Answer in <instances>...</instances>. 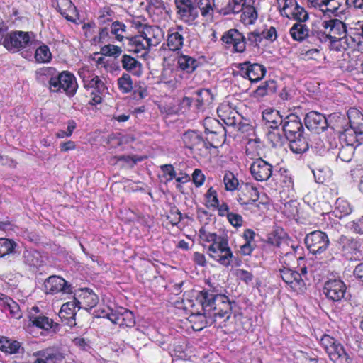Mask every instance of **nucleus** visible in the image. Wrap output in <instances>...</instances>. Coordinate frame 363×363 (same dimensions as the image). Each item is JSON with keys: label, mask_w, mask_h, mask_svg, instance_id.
Listing matches in <instances>:
<instances>
[{"label": "nucleus", "mask_w": 363, "mask_h": 363, "mask_svg": "<svg viewBox=\"0 0 363 363\" xmlns=\"http://www.w3.org/2000/svg\"><path fill=\"white\" fill-rule=\"evenodd\" d=\"M125 24L119 21H115L111 25V32L115 35L116 40L122 41L124 38L123 33L125 32Z\"/></svg>", "instance_id": "55"}, {"label": "nucleus", "mask_w": 363, "mask_h": 363, "mask_svg": "<svg viewBox=\"0 0 363 363\" xmlns=\"http://www.w3.org/2000/svg\"><path fill=\"white\" fill-rule=\"evenodd\" d=\"M319 343L334 363H351L352 360L343 345L334 337L323 334Z\"/></svg>", "instance_id": "5"}, {"label": "nucleus", "mask_w": 363, "mask_h": 363, "mask_svg": "<svg viewBox=\"0 0 363 363\" xmlns=\"http://www.w3.org/2000/svg\"><path fill=\"white\" fill-rule=\"evenodd\" d=\"M286 242V234L281 228H277L267 236V242L277 247H281Z\"/></svg>", "instance_id": "38"}, {"label": "nucleus", "mask_w": 363, "mask_h": 363, "mask_svg": "<svg viewBox=\"0 0 363 363\" xmlns=\"http://www.w3.org/2000/svg\"><path fill=\"white\" fill-rule=\"evenodd\" d=\"M2 310L5 312L8 311L11 318L19 320L22 318L23 313L18 303L12 298L5 296L1 298Z\"/></svg>", "instance_id": "32"}, {"label": "nucleus", "mask_w": 363, "mask_h": 363, "mask_svg": "<svg viewBox=\"0 0 363 363\" xmlns=\"http://www.w3.org/2000/svg\"><path fill=\"white\" fill-rule=\"evenodd\" d=\"M79 309L78 303L74 298L73 301L62 304L58 315L65 325L72 327L76 325L75 316L77 310Z\"/></svg>", "instance_id": "25"}, {"label": "nucleus", "mask_w": 363, "mask_h": 363, "mask_svg": "<svg viewBox=\"0 0 363 363\" xmlns=\"http://www.w3.org/2000/svg\"><path fill=\"white\" fill-rule=\"evenodd\" d=\"M185 146L199 155H206L208 150L215 146L194 130H188L182 136Z\"/></svg>", "instance_id": "10"}, {"label": "nucleus", "mask_w": 363, "mask_h": 363, "mask_svg": "<svg viewBox=\"0 0 363 363\" xmlns=\"http://www.w3.org/2000/svg\"><path fill=\"white\" fill-rule=\"evenodd\" d=\"M121 65L124 69L133 73L136 76H140L142 73L141 63L130 55H123L121 59Z\"/></svg>", "instance_id": "34"}, {"label": "nucleus", "mask_w": 363, "mask_h": 363, "mask_svg": "<svg viewBox=\"0 0 363 363\" xmlns=\"http://www.w3.org/2000/svg\"><path fill=\"white\" fill-rule=\"evenodd\" d=\"M219 117L223 122L230 126H234L239 123L240 116L238 113L232 109L228 104H222L217 109Z\"/></svg>", "instance_id": "28"}, {"label": "nucleus", "mask_w": 363, "mask_h": 363, "mask_svg": "<svg viewBox=\"0 0 363 363\" xmlns=\"http://www.w3.org/2000/svg\"><path fill=\"white\" fill-rule=\"evenodd\" d=\"M167 218L172 225H176L181 221L182 216L180 211L174 206V207L171 209Z\"/></svg>", "instance_id": "57"}, {"label": "nucleus", "mask_w": 363, "mask_h": 363, "mask_svg": "<svg viewBox=\"0 0 363 363\" xmlns=\"http://www.w3.org/2000/svg\"><path fill=\"white\" fill-rule=\"evenodd\" d=\"M275 91V82L267 81L263 85L259 86L255 91V94L257 96H264L269 93H272Z\"/></svg>", "instance_id": "51"}, {"label": "nucleus", "mask_w": 363, "mask_h": 363, "mask_svg": "<svg viewBox=\"0 0 363 363\" xmlns=\"http://www.w3.org/2000/svg\"><path fill=\"white\" fill-rule=\"evenodd\" d=\"M51 52L47 45H43L36 49L35 58L38 62H48L51 60Z\"/></svg>", "instance_id": "47"}, {"label": "nucleus", "mask_w": 363, "mask_h": 363, "mask_svg": "<svg viewBox=\"0 0 363 363\" xmlns=\"http://www.w3.org/2000/svg\"><path fill=\"white\" fill-rule=\"evenodd\" d=\"M79 76L82 78L85 88L92 89L97 93H104L106 89L104 83L94 74H91L88 69H82L79 72Z\"/></svg>", "instance_id": "26"}, {"label": "nucleus", "mask_w": 363, "mask_h": 363, "mask_svg": "<svg viewBox=\"0 0 363 363\" xmlns=\"http://www.w3.org/2000/svg\"><path fill=\"white\" fill-rule=\"evenodd\" d=\"M215 9L221 14L239 13L245 4H254L255 0H213Z\"/></svg>", "instance_id": "18"}, {"label": "nucleus", "mask_w": 363, "mask_h": 363, "mask_svg": "<svg viewBox=\"0 0 363 363\" xmlns=\"http://www.w3.org/2000/svg\"><path fill=\"white\" fill-rule=\"evenodd\" d=\"M342 138L345 141V145L340 149L337 158L343 162H348L352 159L355 147L361 144V141L359 138H356V137L342 135Z\"/></svg>", "instance_id": "27"}, {"label": "nucleus", "mask_w": 363, "mask_h": 363, "mask_svg": "<svg viewBox=\"0 0 363 363\" xmlns=\"http://www.w3.org/2000/svg\"><path fill=\"white\" fill-rule=\"evenodd\" d=\"M350 34L348 47L353 49L359 48L363 43V21H359L354 23V26L350 28Z\"/></svg>", "instance_id": "29"}, {"label": "nucleus", "mask_w": 363, "mask_h": 363, "mask_svg": "<svg viewBox=\"0 0 363 363\" xmlns=\"http://www.w3.org/2000/svg\"><path fill=\"white\" fill-rule=\"evenodd\" d=\"M261 35L262 38L273 42L277 38V30L274 26L266 27L261 33Z\"/></svg>", "instance_id": "59"}, {"label": "nucleus", "mask_w": 363, "mask_h": 363, "mask_svg": "<svg viewBox=\"0 0 363 363\" xmlns=\"http://www.w3.org/2000/svg\"><path fill=\"white\" fill-rule=\"evenodd\" d=\"M316 21L312 23L311 28H309L306 23L296 22L290 28V35L296 41L308 40L309 42H321V36H323L319 26H315Z\"/></svg>", "instance_id": "8"}, {"label": "nucleus", "mask_w": 363, "mask_h": 363, "mask_svg": "<svg viewBox=\"0 0 363 363\" xmlns=\"http://www.w3.org/2000/svg\"><path fill=\"white\" fill-rule=\"evenodd\" d=\"M205 175L199 169H196L192 174V181L196 186H201L205 181Z\"/></svg>", "instance_id": "63"}, {"label": "nucleus", "mask_w": 363, "mask_h": 363, "mask_svg": "<svg viewBox=\"0 0 363 363\" xmlns=\"http://www.w3.org/2000/svg\"><path fill=\"white\" fill-rule=\"evenodd\" d=\"M268 140L274 147H281L288 141L286 136H282L276 129L269 132Z\"/></svg>", "instance_id": "48"}, {"label": "nucleus", "mask_w": 363, "mask_h": 363, "mask_svg": "<svg viewBox=\"0 0 363 363\" xmlns=\"http://www.w3.org/2000/svg\"><path fill=\"white\" fill-rule=\"evenodd\" d=\"M278 8L282 16L289 17L292 11L297 5L296 0H277Z\"/></svg>", "instance_id": "45"}, {"label": "nucleus", "mask_w": 363, "mask_h": 363, "mask_svg": "<svg viewBox=\"0 0 363 363\" xmlns=\"http://www.w3.org/2000/svg\"><path fill=\"white\" fill-rule=\"evenodd\" d=\"M223 183L225 189L228 191H233L237 189L239 182L238 179L231 172H227L223 177Z\"/></svg>", "instance_id": "53"}, {"label": "nucleus", "mask_w": 363, "mask_h": 363, "mask_svg": "<svg viewBox=\"0 0 363 363\" xmlns=\"http://www.w3.org/2000/svg\"><path fill=\"white\" fill-rule=\"evenodd\" d=\"M207 254L212 259L225 267H230L233 259H235L226 237H220L218 242L211 244Z\"/></svg>", "instance_id": "6"}, {"label": "nucleus", "mask_w": 363, "mask_h": 363, "mask_svg": "<svg viewBox=\"0 0 363 363\" xmlns=\"http://www.w3.org/2000/svg\"><path fill=\"white\" fill-rule=\"evenodd\" d=\"M203 126L205 128L206 133L211 134H222L225 130V128L219 121L213 118H206L203 121Z\"/></svg>", "instance_id": "39"}, {"label": "nucleus", "mask_w": 363, "mask_h": 363, "mask_svg": "<svg viewBox=\"0 0 363 363\" xmlns=\"http://www.w3.org/2000/svg\"><path fill=\"white\" fill-rule=\"evenodd\" d=\"M197 102L196 106L199 108L204 105L210 104L213 100V95L209 89H199L195 92Z\"/></svg>", "instance_id": "41"}, {"label": "nucleus", "mask_w": 363, "mask_h": 363, "mask_svg": "<svg viewBox=\"0 0 363 363\" xmlns=\"http://www.w3.org/2000/svg\"><path fill=\"white\" fill-rule=\"evenodd\" d=\"M240 73L243 77L247 78L252 82L261 80L266 74V68L261 64L250 63L247 61L240 64Z\"/></svg>", "instance_id": "19"}, {"label": "nucleus", "mask_w": 363, "mask_h": 363, "mask_svg": "<svg viewBox=\"0 0 363 363\" xmlns=\"http://www.w3.org/2000/svg\"><path fill=\"white\" fill-rule=\"evenodd\" d=\"M137 213L131 210L128 206H125L120 210L118 217L125 223L134 222L137 218Z\"/></svg>", "instance_id": "52"}, {"label": "nucleus", "mask_w": 363, "mask_h": 363, "mask_svg": "<svg viewBox=\"0 0 363 363\" xmlns=\"http://www.w3.org/2000/svg\"><path fill=\"white\" fill-rule=\"evenodd\" d=\"M196 2V0H174L178 18L191 24L199 15Z\"/></svg>", "instance_id": "14"}, {"label": "nucleus", "mask_w": 363, "mask_h": 363, "mask_svg": "<svg viewBox=\"0 0 363 363\" xmlns=\"http://www.w3.org/2000/svg\"><path fill=\"white\" fill-rule=\"evenodd\" d=\"M350 128L345 129L342 136L356 137L363 134V114L356 108H350L347 111Z\"/></svg>", "instance_id": "15"}, {"label": "nucleus", "mask_w": 363, "mask_h": 363, "mask_svg": "<svg viewBox=\"0 0 363 363\" xmlns=\"http://www.w3.org/2000/svg\"><path fill=\"white\" fill-rule=\"evenodd\" d=\"M17 244L11 239L0 238V258L14 252Z\"/></svg>", "instance_id": "44"}, {"label": "nucleus", "mask_w": 363, "mask_h": 363, "mask_svg": "<svg viewBox=\"0 0 363 363\" xmlns=\"http://www.w3.org/2000/svg\"><path fill=\"white\" fill-rule=\"evenodd\" d=\"M305 243L312 254L322 253L329 246L330 240L328 235L321 230H314L307 234Z\"/></svg>", "instance_id": "13"}, {"label": "nucleus", "mask_w": 363, "mask_h": 363, "mask_svg": "<svg viewBox=\"0 0 363 363\" xmlns=\"http://www.w3.org/2000/svg\"><path fill=\"white\" fill-rule=\"evenodd\" d=\"M304 121L306 128L315 133L323 132L328 126L325 116L317 111L308 113Z\"/></svg>", "instance_id": "21"}, {"label": "nucleus", "mask_w": 363, "mask_h": 363, "mask_svg": "<svg viewBox=\"0 0 363 363\" xmlns=\"http://www.w3.org/2000/svg\"><path fill=\"white\" fill-rule=\"evenodd\" d=\"M352 211L351 206H334L332 208L333 215L340 219L350 215Z\"/></svg>", "instance_id": "56"}, {"label": "nucleus", "mask_w": 363, "mask_h": 363, "mask_svg": "<svg viewBox=\"0 0 363 363\" xmlns=\"http://www.w3.org/2000/svg\"><path fill=\"white\" fill-rule=\"evenodd\" d=\"M195 299L201 306L203 313H194L189 315V321L194 330L200 331L218 319L225 321L230 318L232 302L223 293L219 284L208 281L206 286L197 292Z\"/></svg>", "instance_id": "1"}, {"label": "nucleus", "mask_w": 363, "mask_h": 363, "mask_svg": "<svg viewBox=\"0 0 363 363\" xmlns=\"http://www.w3.org/2000/svg\"><path fill=\"white\" fill-rule=\"evenodd\" d=\"M48 84L51 91L60 92L62 91L69 96H73L77 89L75 77L66 71L51 77Z\"/></svg>", "instance_id": "7"}, {"label": "nucleus", "mask_w": 363, "mask_h": 363, "mask_svg": "<svg viewBox=\"0 0 363 363\" xmlns=\"http://www.w3.org/2000/svg\"><path fill=\"white\" fill-rule=\"evenodd\" d=\"M199 237L202 245H204L205 243H210L211 245L218 242L220 236H218L216 233L207 230L206 227L203 226L199 229Z\"/></svg>", "instance_id": "43"}, {"label": "nucleus", "mask_w": 363, "mask_h": 363, "mask_svg": "<svg viewBox=\"0 0 363 363\" xmlns=\"http://www.w3.org/2000/svg\"><path fill=\"white\" fill-rule=\"evenodd\" d=\"M29 321L33 326H35L40 329L49 330L53 326V320L48 317L39 315H29Z\"/></svg>", "instance_id": "36"}, {"label": "nucleus", "mask_w": 363, "mask_h": 363, "mask_svg": "<svg viewBox=\"0 0 363 363\" xmlns=\"http://www.w3.org/2000/svg\"><path fill=\"white\" fill-rule=\"evenodd\" d=\"M113 11L108 7L102 9L99 12V20L101 23H106L112 21Z\"/></svg>", "instance_id": "58"}, {"label": "nucleus", "mask_w": 363, "mask_h": 363, "mask_svg": "<svg viewBox=\"0 0 363 363\" xmlns=\"http://www.w3.org/2000/svg\"><path fill=\"white\" fill-rule=\"evenodd\" d=\"M60 353L50 350H43L38 353V357L33 363H58Z\"/></svg>", "instance_id": "40"}, {"label": "nucleus", "mask_w": 363, "mask_h": 363, "mask_svg": "<svg viewBox=\"0 0 363 363\" xmlns=\"http://www.w3.org/2000/svg\"><path fill=\"white\" fill-rule=\"evenodd\" d=\"M21 349L22 347L20 342L6 336L0 335V351L6 355L18 354Z\"/></svg>", "instance_id": "30"}, {"label": "nucleus", "mask_w": 363, "mask_h": 363, "mask_svg": "<svg viewBox=\"0 0 363 363\" xmlns=\"http://www.w3.org/2000/svg\"><path fill=\"white\" fill-rule=\"evenodd\" d=\"M197 9L199 8L201 12L202 16H206L211 14L213 8L211 5L210 0H200L198 3Z\"/></svg>", "instance_id": "60"}, {"label": "nucleus", "mask_w": 363, "mask_h": 363, "mask_svg": "<svg viewBox=\"0 0 363 363\" xmlns=\"http://www.w3.org/2000/svg\"><path fill=\"white\" fill-rule=\"evenodd\" d=\"M46 294H57L58 293L72 294V289L68 282L60 276L52 275L47 278L43 284Z\"/></svg>", "instance_id": "16"}, {"label": "nucleus", "mask_w": 363, "mask_h": 363, "mask_svg": "<svg viewBox=\"0 0 363 363\" xmlns=\"http://www.w3.org/2000/svg\"><path fill=\"white\" fill-rule=\"evenodd\" d=\"M253 4H245L242 9L243 12L241 15V19L245 24H252L257 18V13L252 5Z\"/></svg>", "instance_id": "42"}, {"label": "nucleus", "mask_w": 363, "mask_h": 363, "mask_svg": "<svg viewBox=\"0 0 363 363\" xmlns=\"http://www.w3.org/2000/svg\"><path fill=\"white\" fill-rule=\"evenodd\" d=\"M123 52L121 47L108 44L101 48V53L104 55L118 57Z\"/></svg>", "instance_id": "54"}, {"label": "nucleus", "mask_w": 363, "mask_h": 363, "mask_svg": "<svg viewBox=\"0 0 363 363\" xmlns=\"http://www.w3.org/2000/svg\"><path fill=\"white\" fill-rule=\"evenodd\" d=\"M30 33L15 31L6 35L3 40L4 46L9 51L16 52L30 45Z\"/></svg>", "instance_id": "12"}, {"label": "nucleus", "mask_w": 363, "mask_h": 363, "mask_svg": "<svg viewBox=\"0 0 363 363\" xmlns=\"http://www.w3.org/2000/svg\"><path fill=\"white\" fill-rule=\"evenodd\" d=\"M222 40L227 45H232L238 52H242L246 48V38L236 29H230L222 36Z\"/></svg>", "instance_id": "23"}, {"label": "nucleus", "mask_w": 363, "mask_h": 363, "mask_svg": "<svg viewBox=\"0 0 363 363\" xmlns=\"http://www.w3.org/2000/svg\"><path fill=\"white\" fill-rule=\"evenodd\" d=\"M282 130L293 152L301 154L308 149L309 145L307 139L303 135V127L298 116H287L283 121Z\"/></svg>", "instance_id": "2"}, {"label": "nucleus", "mask_w": 363, "mask_h": 363, "mask_svg": "<svg viewBox=\"0 0 363 363\" xmlns=\"http://www.w3.org/2000/svg\"><path fill=\"white\" fill-rule=\"evenodd\" d=\"M99 316L106 317L113 324L123 328L133 327L135 323L134 313L128 309H124L122 311H112L111 313L102 311L101 314Z\"/></svg>", "instance_id": "17"}, {"label": "nucleus", "mask_w": 363, "mask_h": 363, "mask_svg": "<svg viewBox=\"0 0 363 363\" xmlns=\"http://www.w3.org/2000/svg\"><path fill=\"white\" fill-rule=\"evenodd\" d=\"M261 149V141L259 138L250 139L246 145V154L247 156H259V150Z\"/></svg>", "instance_id": "49"}, {"label": "nucleus", "mask_w": 363, "mask_h": 363, "mask_svg": "<svg viewBox=\"0 0 363 363\" xmlns=\"http://www.w3.org/2000/svg\"><path fill=\"white\" fill-rule=\"evenodd\" d=\"M339 242L342 245V251L346 253L352 254L359 250L360 247V243L358 240L345 235L340 236Z\"/></svg>", "instance_id": "35"}, {"label": "nucleus", "mask_w": 363, "mask_h": 363, "mask_svg": "<svg viewBox=\"0 0 363 363\" xmlns=\"http://www.w3.org/2000/svg\"><path fill=\"white\" fill-rule=\"evenodd\" d=\"M288 18H292L296 21V22L306 23L308 20L309 16L307 11L303 7L297 4L292 11L291 15H289Z\"/></svg>", "instance_id": "50"}, {"label": "nucleus", "mask_w": 363, "mask_h": 363, "mask_svg": "<svg viewBox=\"0 0 363 363\" xmlns=\"http://www.w3.org/2000/svg\"><path fill=\"white\" fill-rule=\"evenodd\" d=\"M55 8L69 21H74L76 8L70 0H55Z\"/></svg>", "instance_id": "31"}, {"label": "nucleus", "mask_w": 363, "mask_h": 363, "mask_svg": "<svg viewBox=\"0 0 363 363\" xmlns=\"http://www.w3.org/2000/svg\"><path fill=\"white\" fill-rule=\"evenodd\" d=\"M118 87L123 94L130 93L133 90V82L128 74L124 73L117 80Z\"/></svg>", "instance_id": "46"}, {"label": "nucleus", "mask_w": 363, "mask_h": 363, "mask_svg": "<svg viewBox=\"0 0 363 363\" xmlns=\"http://www.w3.org/2000/svg\"><path fill=\"white\" fill-rule=\"evenodd\" d=\"M178 65L181 69L187 73L193 72L198 66L197 60L186 55H182L178 57Z\"/></svg>", "instance_id": "37"}, {"label": "nucleus", "mask_w": 363, "mask_h": 363, "mask_svg": "<svg viewBox=\"0 0 363 363\" xmlns=\"http://www.w3.org/2000/svg\"><path fill=\"white\" fill-rule=\"evenodd\" d=\"M135 221L147 228H152L154 225V218L150 216H145L137 215Z\"/></svg>", "instance_id": "62"}, {"label": "nucleus", "mask_w": 363, "mask_h": 363, "mask_svg": "<svg viewBox=\"0 0 363 363\" xmlns=\"http://www.w3.org/2000/svg\"><path fill=\"white\" fill-rule=\"evenodd\" d=\"M162 31L156 26H145L140 34L132 38H127L129 45L135 46L130 51L139 52L141 49L147 50L151 47H155L162 41Z\"/></svg>", "instance_id": "3"}, {"label": "nucleus", "mask_w": 363, "mask_h": 363, "mask_svg": "<svg viewBox=\"0 0 363 363\" xmlns=\"http://www.w3.org/2000/svg\"><path fill=\"white\" fill-rule=\"evenodd\" d=\"M262 118L268 128L273 130L281 125L284 121L279 111L273 109H267L263 111Z\"/></svg>", "instance_id": "33"}, {"label": "nucleus", "mask_w": 363, "mask_h": 363, "mask_svg": "<svg viewBox=\"0 0 363 363\" xmlns=\"http://www.w3.org/2000/svg\"><path fill=\"white\" fill-rule=\"evenodd\" d=\"M279 274L293 291L302 294L306 290V284L301 277V274L297 271L287 267H283V268L279 269Z\"/></svg>", "instance_id": "11"}, {"label": "nucleus", "mask_w": 363, "mask_h": 363, "mask_svg": "<svg viewBox=\"0 0 363 363\" xmlns=\"http://www.w3.org/2000/svg\"><path fill=\"white\" fill-rule=\"evenodd\" d=\"M74 298L78 303L79 308H84L86 311L94 308L99 302L98 296L87 288L78 290Z\"/></svg>", "instance_id": "22"}, {"label": "nucleus", "mask_w": 363, "mask_h": 363, "mask_svg": "<svg viewBox=\"0 0 363 363\" xmlns=\"http://www.w3.org/2000/svg\"><path fill=\"white\" fill-rule=\"evenodd\" d=\"M186 28L182 26H177L176 28H172L168 30L167 45L170 50H180L184 45V34L186 33Z\"/></svg>", "instance_id": "24"}, {"label": "nucleus", "mask_w": 363, "mask_h": 363, "mask_svg": "<svg viewBox=\"0 0 363 363\" xmlns=\"http://www.w3.org/2000/svg\"><path fill=\"white\" fill-rule=\"evenodd\" d=\"M347 286L340 278L329 279L323 287V294L328 301L340 303L347 299Z\"/></svg>", "instance_id": "9"}, {"label": "nucleus", "mask_w": 363, "mask_h": 363, "mask_svg": "<svg viewBox=\"0 0 363 363\" xmlns=\"http://www.w3.org/2000/svg\"><path fill=\"white\" fill-rule=\"evenodd\" d=\"M227 218L230 223L234 227H240L242 225V217L237 213H228Z\"/></svg>", "instance_id": "61"}, {"label": "nucleus", "mask_w": 363, "mask_h": 363, "mask_svg": "<svg viewBox=\"0 0 363 363\" xmlns=\"http://www.w3.org/2000/svg\"><path fill=\"white\" fill-rule=\"evenodd\" d=\"M236 276L242 281L248 284L253 279V275L251 272L247 270L240 269L236 272Z\"/></svg>", "instance_id": "64"}, {"label": "nucleus", "mask_w": 363, "mask_h": 363, "mask_svg": "<svg viewBox=\"0 0 363 363\" xmlns=\"http://www.w3.org/2000/svg\"><path fill=\"white\" fill-rule=\"evenodd\" d=\"M319 30H322L323 36H321V41L328 38L333 42L340 41L341 45L349 43V36L346 35V26L339 19H330L328 21L316 20V25Z\"/></svg>", "instance_id": "4"}, {"label": "nucleus", "mask_w": 363, "mask_h": 363, "mask_svg": "<svg viewBox=\"0 0 363 363\" xmlns=\"http://www.w3.org/2000/svg\"><path fill=\"white\" fill-rule=\"evenodd\" d=\"M272 165L261 157L256 159L250 165L252 177L259 182L267 181L272 174Z\"/></svg>", "instance_id": "20"}]
</instances>
